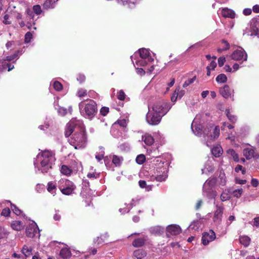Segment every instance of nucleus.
I'll list each match as a JSON object with an SVG mask.
<instances>
[{
	"instance_id": "f257e3e1",
	"label": "nucleus",
	"mask_w": 259,
	"mask_h": 259,
	"mask_svg": "<svg viewBox=\"0 0 259 259\" xmlns=\"http://www.w3.org/2000/svg\"><path fill=\"white\" fill-rule=\"evenodd\" d=\"M65 135L70 136L68 142L75 149H79L85 147L87 143L84 126L80 120L72 119L67 124Z\"/></svg>"
},
{
	"instance_id": "f03ea898",
	"label": "nucleus",
	"mask_w": 259,
	"mask_h": 259,
	"mask_svg": "<svg viewBox=\"0 0 259 259\" xmlns=\"http://www.w3.org/2000/svg\"><path fill=\"white\" fill-rule=\"evenodd\" d=\"M55 160V153L53 151L46 150L39 153L34 161L36 172H48L52 168Z\"/></svg>"
},
{
	"instance_id": "7ed1b4c3",
	"label": "nucleus",
	"mask_w": 259,
	"mask_h": 259,
	"mask_svg": "<svg viewBox=\"0 0 259 259\" xmlns=\"http://www.w3.org/2000/svg\"><path fill=\"white\" fill-rule=\"evenodd\" d=\"M155 165L154 174L150 177L151 181L156 180L157 182L165 181L167 177L168 163L162 160L161 157H157L154 160Z\"/></svg>"
},
{
	"instance_id": "20e7f679",
	"label": "nucleus",
	"mask_w": 259,
	"mask_h": 259,
	"mask_svg": "<svg viewBox=\"0 0 259 259\" xmlns=\"http://www.w3.org/2000/svg\"><path fill=\"white\" fill-rule=\"evenodd\" d=\"M131 58L133 63L134 61L138 66H145L154 60L149 50L145 48L140 49Z\"/></svg>"
},
{
	"instance_id": "39448f33",
	"label": "nucleus",
	"mask_w": 259,
	"mask_h": 259,
	"mask_svg": "<svg viewBox=\"0 0 259 259\" xmlns=\"http://www.w3.org/2000/svg\"><path fill=\"white\" fill-rule=\"evenodd\" d=\"M80 113L86 118L91 119L97 112V105L92 100L81 102L79 104Z\"/></svg>"
},
{
	"instance_id": "423d86ee",
	"label": "nucleus",
	"mask_w": 259,
	"mask_h": 259,
	"mask_svg": "<svg viewBox=\"0 0 259 259\" xmlns=\"http://www.w3.org/2000/svg\"><path fill=\"white\" fill-rule=\"evenodd\" d=\"M206 145L208 147H211V143L214 140L218 138L220 135L219 126H216L213 127V126H210L205 128L203 132Z\"/></svg>"
},
{
	"instance_id": "0eeeda50",
	"label": "nucleus",
	"mask_w": 259,
	"mask_h": 259,
	"mask_svg": "<svg viewBox=\"0 0 259 259\" xmlns=\"http://www.w3.org/2000/svg\"><path fill=\"white\" fill-rule=\"evenodd\" d=\"M58 186L62 194L65 195L72 194L76 188L74 183L67 179L60 180L58 182Z\"/></svg>"
},
{
	"instance_id": "6e6552de",
	"label": "nucleus",
	"mask_w": 259,
	"mask_h": 259,
	"mask_svg": "<svg viewBox=\"0 0 259 259\" xmlns=\"http://www.w3.org/2000/svg\"><path fill=\"white\" fill-rule=\"evenodd\" d=\"M228 119L232 124H228V140H230L232 144H235V137L236 134V132L233 130L234 126L233 124H235L237 120V117L236 116L231 114L229 113V109H228Z\"/></svg>"
},
{
	"instance_id": "1a4fd4ad",
	"label": "nucleus",
	"mask_w": 259,
	"mask_h": 259,
	"mask_svg": "<svg viewBox=\"0 0 259 259\" xmlns=\"http://www.w3.org/2000/svg\"><path fill=\"white\" fill-rule=\"evenodd\" d=\"M151 106V109L156 114L164 116L171 108L169 104L165 102H157Z\"/></svg>"
},
{
	"instance_id": "9d476101",
	"label": "nucleus",
	"mask_w": 259,
	"mask_h": 259,
	"mask_svg": "<svg viewBox=\"0 0 259 259\" xmlns=\"http://www.w3.org/2000/svg\"><path fill=\"white\" fill-rule=\"evenodd\" d=\"M162 116L159 114H156L151 109L150 105L148 106V112L146 116L147 122L152 125H156L161 121Z\"/></svg>"
},
{
	"instance_id": "9b49d317",
	"label": "nucleus",
	"mask_w": 259,
	"mask_h": 259,
	"mask_svg": "<svg viewBox=\"0 0 259 259\" xmlns=\"http://www.w3.org/2000/svg\"><path fill=\"white\" fill-rule=\"evenodd\" d=\"M215 183L213 179H207L203 186V195L208 198H213L215 197V194L212 188Z\"/></svg>"
},
{
	"instance_id": "f8f14e48",
	"label": "nucleus",
	"mask_w": 259,
	"mask_h": 259,
	"mask_svg": "<svg viewBox=\"0 0 259 259\" xmlns=\"http://www.w3.org/2000/svg\"><path fill=\"white\" fill-rule=\"evenodd\" d=\"M127 122V120L125 119H119L116 122H115L113 124L111 131L113 135L116 138L119 137V136L115 133V131L116 130H121L124 132H126V126Z\"/></svg>"
},
{
	"instance_id": "ddd939ff",
	"label": "nucleus",
	"mask_w": 259,
	"mask_h": 259,
	"mask_svg": "<svg viewBox=\"0 0 259 259\" xmlns=\"http://www.w3.org/2000/svg\"><path fill=\"white\" fill-rule=\"evenodd\" d=\"M39 231L37 224L34 221H32L26 228V236L30 238L34 237L39 238Z\"/></svg>"
},
{
	"instance_id": "4468645a",
	"label": "nucleus",
	"mask_w": 259,
	"mask_h": 259,
	"mask_svg": "<svg viewBox=\"0 0 259 259\" xmlns=\"http://www.w3.org/2000/svg\"><path fill=\"white\" fill-rule=\"evenodd\" d=\"M200 115H197L191 124L193 132L197 136H201L202 134V126L200 123Z\"/></svg>"
},
{
	"instance_id": "2eb2a0df",
	"label": "nucleus",
	"mask_w": 259,
	"mask_h": 259,
	"mask_svg": "<svg viewBox=\"0 0 259 259\" xmlns=\"http://www.w3.org/2000/svg\"><path fill=\"white\" fill-rule=\"evenodd\" d=\"M238 48L239 49H237L233 52L231 55L232 58L237 61H246L247 59V55L246 53L243 48L241 47H239Z\"/></svg>"
},
{
	"instance_id": "dca6fc26",
	"label": "nucleus",
	"mask_w": 259,
	"mask_h": 259,
	"mask_svg": "<svg viewBox=\"0 0 259 259\" xmlns=\"http://www.w3.org/2000/svg\"><path fill=\"white\" fill-rule=\"evenodd\" d=\"M215 237V234L212 230L208 232H204L202 236V243L204 245H207L213 241Z\"/></svg>"
},
{
	"instance_id": "f3484780",
	"label": "nucleus",
	"mask_w": 259,
	"mask_h": 259,
	"mask_svg": "<svg viewBox=\"0 0 259 259\" xmlns=\"http://www.w3.org/2000/svg\"><path fill=\"white\" fill-rule=\"evenodd\" d=\"M182 232L181 227L177 225H170L166 228V236L177 235Z\"/></svg>"
},
{
	"instance_id": "a211bd4d",
	"label": "nucleus",
	"mask_w": 259,
	"mask_h": 259,
	"mask_svg": "<svg viewBox=\"0 0 259 259\" xmlns=\"http://www.w3.org/2000/svg\"><path fill=\"white\" fill-rule=\"evenodd\" d=\"M243 155L247 160H250L252 158L258 159L259 154L256 153L255 150L253 148H246L243 150Z\"/></svg>"
},
{
	"instance_id": "6ab92c4d",
	"label": "nucleus",
	"mask_w": 259,
	"mask_h": 259,
	"mask_svg": "<svg viewBox=\"0 0 259 259\" xmlns=\"http://www.w3.org/2000/svg\"><path fill=\"white\" fill-rule=\"evenodd\" d=\"M250 29L254 35H259V18L251 20Z\"/></svg>"
},
{
	"instance_id": "aec40b11",
	"label": "nucleus",
	"mask_w": 259,
	"mask_h": 259,
	"mask_svg": "<svg viewBox=\"0 0 259 259\" xmlns=\"http://www.w3.org/2000/svg\"><path fill=\"white\" fill-rule=\"evenodd\" d=\"M214 170V166L212 160H207L205 163L204 168L202 169V174H207L212 172Z\"/></svg>"
},
{
	"instance_id": "412c9836",
	"label": "nucleus",
	"mask_w": 259,
	"mask_h": 259,
	"mask_svg": "<svg viewBox=\"0 0 259 259\" xmlns=\"http://www.w3.org/2000/svg\"><path fill=\"white\" fill-rule=\"evenodd\" d=\"M7 68H8V71H10L14 68V66L11 65L6 59H0V69L4 70Z\"/></svg>"
},
{
	"instance_id": "4be33fe9",
	"label": "nucleus",
	"mask_w": 259,
	"mask_h": 259,
	"mask_svg": "<svg viewBox=\"0 0 259 259\" xmlns=\"http://www.w3.org/2000/svg\"><path fill=\"white\" fill-rule=\"evenodd\" d=\"M149 231L151 234L154 235H160L164 232V229L162 227L157 226L151 227Z\"/></svg>"
},
{
	"instance_id": "5701e85b",
	"label": "nucleus",
	"mask_w": 259,
	"mask_h": 259,
	"mask_svg": "<svg viewBox=\"0 0 259 259\" xmlns=\"http://www.w3.org/2000/svg\"><path fill=\"white\" fill-rule=\"evenodd\" d=\"M142 140L148 146L152 145L154 141L153 137L149 134H145L143 135L142 136Z\"/></svg>"
},
{
	"instance_id": "b1692460",
	"label": "nucleus",
	"mask_w": 259,
	"mask_h": 259,
	"mask_svg": "<svg viewBox=\"0 0 259 259\" xmlns=\"http://www.w3.org/2000/svg\"><path fill=\"white\" fill-rule=\"evenodd\" d=\"M146 241V237L138 238L135 239L133 242L132 245L135 247H139L143 246Z\"/></svg>"
},
{
	"instance_id": "393cba45",
	"label": "nucleus",
	"mask_w": 259,
	"mask_h": 259,
	"mask_svg": "<svg viewBox=\"0 0 259 259\" xmlns=\"http://www.w3.org/2000/svg\"><path fill=\"white\" fill-rule=\"evenodd\" d=\"M223 210V208L222 207L219 206L217 207L213 217V221L214 222L219 223L221 221Z\"/></svg>"
},
{
	"instance_id": "a878e982",
	"label": "nucleus",
	"mask_w": 259,
	"mask_h": 259,
	"mask_svg": "<svg viewBox=\"0 0 259 259\" xmlns=\"http://www.w3.org/2000/svg\"><path fill=\"white\" fill-rule=\"evenodd\" d=\"M125 205H126V207L121 208L119 209V211L122 214L128 212L133 206L136 205L135 201L134 199H132L131 203L128 204L125 203Z\"/></svg>"
},
{
	"instance_id": "bb28decb",
	"label": "nucleus",
	"mask_w": 259,
	"mask_h": 259,
	"mask_svg": "<svg viewBox=\"0 0 259 259\" xmlns=\"http://www.w3.org/2000/svg\"><path fill=\"white\" fill-rule=\"evenodd\" d=\"M212 155L215 157H220L223 153V149L220 146H216L211 150Z\"/></svg>"
},
{
	"instance_id": "cd10ccee",
	"label": "nucleus",
	"mask_w": 259,
	"mask_h": 259,
	"mask_svg": "<svg viewBox=\"0 0 259 259\" xmlns=\"http://www.w3.org/2000/svg\"><path fill=\"white\" fill-rule=\"evenodd\" d=\"M13 229L16 231H20L23 229L24 225L20 221H14L11 224Z\"/></svg>"
},
{
	"instance_id": "c85d7f7f",
	"label": "nucleus",
	"mask_w": 259,
	"mask_h": 259,
	"mask_svg": "<svg viewBox=\"0 0 259 259\" xmlns=\"http://www.w3.org/2000/svg\"><path fill=\"white\" fill-rule=\"evenodd\" d=\"M201 223L198 221H194L192 223L189 225L188 229L192 231H198L199 228L201 227Z\"/></svg>"
},
{
	"instance_id": "c756f323",
	"label": "nucleus",
	"mask_w": 259,
	"mask_h": 259,
	"mask_svg": "<svg viewBox=\"0 0 259 259\" xmlns=\"http://www.w3.org/2000/svg\"><path fill=\"white\" fill-rule=\"evenodd\" d=\"M219 181H220V184L222 186H224L226 185V182H227L226 174H225V170L222 169H220V174H219Z\"/></svg>"
},
{
	"instance_id": "7c9ffc66",
	"label": "nucleus",
	"mask_w": 259,
	"mask_h": 259,
	"mask_svg": "<svg viewBox=\"0 0 259 259\" xmlns=\"http://www.w3.org/2000/svg\"><path fill=\"white\" fill-rule=\"evenodd\" d=\"M71 255V252L67 248H62L60 252V255L64 259L69 258Z\"/></svg>"
},
{
	"instance_id": "2f4dec72",
	"label": "nucleus",
	"mask_w": 259,
	"mask_h": 259,
	"mask_svg": "<svg viewBox=\"0 0 259 259\" xmlns=\"http://www.w3.org/2000/svg\"><path fill=\"white\" fill-rule=\"evenodd\" d=\"M250 238L245 235L241 236L239 238L240 243L246 247L248 246L250 244Z\"/></svg>"
},
{
	"instance_id": "473e14b6",
	"label": "nucleus",
	"mask_w": 259,
	"mask_h": 259,
	"mask_svg": "<svg viewBox=\"0 0 259 259\" xmlns=\"http://www.w3.org/2000/svg\"><path fill=\"white\" fill-rule=\"evenodd\" d=\"M32 247L27 245H24L22 249L21 252L26 256H30L32 254Z\"/></svg>"
},
{
	"instance_id": "72a5a7b5",
	"label": "nucleus",
	"mask_w": 259,
	"mask_h": 259,
	"mask_svg": "<svg viewBox=\"0 0 259 259\" xmlns=\"http://www.w3.org/2000/svg\"><path fill=\"white\" fill-rule=\"evenodd\" d=\"M58 0H46L43 7L45 9H53L55 7V3Z\"/></svg>"
},
{
	"instance_id": "f704fd0d",
	"label": "nucleus",
	"mask_w": 259,
	"mask_h": 259,
	"mask_svg": "<svg viewBox=\"0 0 259 259\" xmlns=\"http://www.w3.org/2000/svg\"><path fill=\"white\" fill-rule=\"evenodd\" d=\"M134 255L137 259H142L146 255V252L142 249H138L134 251Z\"/></svg>"
},
{
	"instance_id": "c9c22d12",
	"label": "nucleus",
	"mask_w": 259,
	"mask_h": 259,
	"mask_svg": "<svg viewBox=\"0 0 259 259\" xmlns=\"http://www.w3.org/2000/svg\"><path fill=\"white\" fill-rule=\"evenodd\" d=\"M228 155H231L232 156L233 159L236 162H238L239 161L238 154L233 149H228Z\"/></svg>"
},
{
	"instance_id": "e433bc0d",
	"label": "nucleus",
	"mask_w": 259,
	"mask_h": 259,
	"mask_svg": "<svg viewBox=\"0 0 259 259\" xmlns=\"http://www.w3.org/2000/svg\"><path fill=\"white\" fill-rule=\"evenodd\" d=\"M215 80L219 84L224 83L227 82V76L225 74H220L217 76Z\"/></svg>"
},
{
	"instance_id": "4c0bfd02",
	"label": "nucleus",
	"mask_w": 259,
	"mask_h": 259,
	"mask_svg": "<svg viewBox=\"0 0 259 259\" xmlns=\"http://www.w3.org/2000/svg\"><path fill=\"white\" fill-rule=\"evenodd\" d=\"M61 172L64 175H70L72 172V169L69 168L68 166L65 165H63L61 166L60 169Z\"/></svg>"
},
{
	"instance_id": "58836bf2",
	"label": "nucleus",
	"mask_w": 259,
	"mask_h": 259,
	"mask_svg": "<svg viewBox=\"0 0 259 259\" xmlns=\"http://www.w3.org/2000/svg\"><path fill=\"white\" fill-rule=\"evenodd\" d=\"M104 151L102 147L100 148L99 152H97L96 155V159L98 161L100 162L104 158Z\"/></svg>"
},
{
	"instance_id": "ea45409f",
	"label": "nucleus",
	"mask_w": 259,
	"mask_h": 259,
	"mask_svg": "<svg viewBox=\"0 0 259 259\" xmlns=\"http://www.w3.org/2000/svg\"><path fill=\"white\" fill-rule=\"evenodd\" d=\"M122 160L123 158L121 157H119L116 155H113V156L112 162L116 166L120 165Z\"/></svg>"
},
{
	"instance_id": "a19ab883",
	"label": "nucleus",
	"mask_w": 259,
	"mask_h": 259,
	"mask_svg": "<svg viewBox=\"0 0 259 259\" xmlns=\"http://www.w3.org/2000/svg\"><path fill=\"white\" fill-rule=\"evenodd\" d=\"M55 109L57 110V112L60 115L64 116L67 113V110L64 107H62L59 106H56V105H55Z\"/></svg>"
},
{
	"instance_id": "79ce46f5",
	"label": "nucleus",
	"mask_w": 259,
	"mask_h": 259,
	"mask_svg": "<svg viewBox=\"0 0 259 259\" xmlns=\"http://www.w3.org/2000/svg\"><path fill=\"white\" fill-rule=\"evenodd\" d=\"M146 160L145 156L144 154H140L136 157V161L139 164H143Z\"/></svg>"
},
{
	"instance_id": "37998d69",
	"label": "nucleus",
	"mask_w": 259,
	"mask_h": 259,
	"mask_svg": "<svg viewBox=\"0 0 259 259\" xmlns=\"http://www.w3.org/2000/svg\"><path fill=\"white\" fill-rule=\"evenodd\" d=\"M242 193H243V189L242 188H240V189H235V190L233 191L232 192V194L233 195V196H234L236 198H239L241 196Z\"/></svg>"
},
{
	"instance_id": "c03bdc74",
	"label": "nucleus",
	"mask_w": 259,
	"mask_h": 259,
	"mask_svg": "<svg viewBox=\"0 0 259 259\" xmlns=\"http://www.w3.org/2000/svg\"><path fill=\"white\" fill-rule=\"evenodd\" d=\"M213 60H212L209 65L207 66V69L214 70L217 66V63L215 62L216 57L212 56Z\"/></svg>"
},
{
	"instance_id": "a18cd8bd",
	"label": "nucleus",
	"mask_w": 259,
	"mask_h": 259,
	"mask_svg": "<svg viewBox=\"0 0 259 259\" xmlns=\"http://www.w3.org/2000/svg\"><path fill=\"white\" fill-rule=\"evenodd\" d=\"M9 234V232L2 227H0V239L7 237Z\"/></svg>"
},
{
	"instance_id": "49530a36",
	"label": "nucleus",
	"mask_w": 259,
	"mask_h": 259,
	"mask_svg": "<svg viewBox=\"0 0 259 259\" xmlns=\"http://www.w3.org/2000/svg\"><path fill=\"white\" fill-rule=\"evenodd\" d=\"M227 85H224L223 87L220 88L219 94L224 98H227Z\"/></svg>"
},
{
	"instance_id": "de8ad7c7",
	"label": "nucleus",
	"mask_w": 259,
	"mask_h": 259,
	"mask_svg": "<svg viewBox=\"0 0 259 259\" xmlns=\"http://www.w3.org/2000/svg\"><path fill=\"white\" fill-rule=\"evenodd\" d=\"M196 80V76H194L192 78L188 79L186 80L183 84V87L184 88H186L188 85L193 83L195 80Z\"/></svg>"
},
{
	"instance_id": "09e8293b",
	"label": "nucleus",
	"mask_w": 259,
	"mask_h": 259,
	"mask_svg": "<svg viewBox=\"0 0 259 259\" xmlns=\"http://www.w3.org/2000/svg\"><path fill=\"white\" fill-rule=\"evenodd\" d=\"M53 87L54 89L57 91H60L62 89V84L58 81H55L53 82Z\"/></svg>"
},
{
	"instance_id": "8fccbe9b",
	"label": "nucleus",
	"mask_w": 259,
	"mask_h": 259,
	"mask_svg": "<svg viewBox=\"0 0 259 259\" xmlns=\"http://www.w3.org/2000/svg\"><path fill=\"white\" fill-rule=\"evenodd\" d=\"M228 100L230 99L232 101L234 100V90L229 88L228 86Z\"/></svg>"
},
{
	"instance_id": "3c124183",
	"label": "nucleus",
	"mask_w": 259,
	"mask_h": 259,
	"mask_svg": "<svg viewBox=\"0 0 259 259\" xmlns=\"http://www.w3.org/2000/svg\"><path fill=\"white\" fill-rule=\"evenodd\" d=\"M87 91L86 90L83 89H80L78 90L77 93V96L78 97H82L87 96Z\"/></svg>"
},
{
	"instance_id": "603ef678",
	"label": "nucleus",
	"mask_w": 259,
	"mask_h": 259,
	"mask_svg": "<svg viewBox=\"0 0 259 259\" xmlns=\"http://www.w3.org/2000/svg\"><path fill=\"white\" fill-rule=\"evenodd\" d=\"M33 11L36 15H40L41 12V8L39 5H36L33 7Z\"/></svg>"
},
{
	"instance_id": "864d4df0",
	"label": "nucleus",
	"mask_w": 259,
	"mask_h": 259,
	"mask_svg": "<svg viewBox=\"0 0 259 259\" xmlns=\"http://www.w3.org/2000/svg\"><path fill=\"white\" fill-rule=\"evenodd\" d=\"M9 63L14 60L16 61L18 59V55L14 54L12 55L8 56L5 59Z\"/></svg>"
},
{
	"instance_id": "5fc2aeb1",
	"label": "nucleus",
	"mask_w": 259,
	"mask_h": 259,
	"mask_svg": "<svg viewBox=\"0 0 259 259\" xmlns=\"http://www.w3.org/2000/svg\"><path fill=\"white\" fill-rule=\"evenodd\" d=\"M218 14L219 16H221L225 18H227V9H219L218 11Z\"/></svg>"
},
{
	"instance_id": "6e6d98bb",
	"label": "nucleus",
	"mask_w": 259,
	"mask_h": 259,
	"mask_svg": "<svg viewBox=\"0 0 259 259\" xmlns=\"http://www.w3.org/2000/svg\"><path fill=\"white\" fill-rule=\"evenodd\" d=\"M236 16L235 12L233 10L228 8V18L234 19Z\"/></svg>"
},
{
	"instance_id": "4d7b16f0",
	"label": "nucleus",
	"mask_w": 259,
	"mask_h": 259,
	"mask_svg": "<svg viewBox=\"0 0 259 259\" xmlns=\"http://www.w3.org/2000/svg\"><path fill=\"white\" fill-rule=\"evenodd\" d=\"M133 64H134L136 69L137 70V73L138 74L141 75H143L145 74V71H144V70L142 68H139V66H137V65L136 64L135 62L134 61Z\"/></svg>"
},
{
	"instance_id": "13d9d810",
	"label": "nucleus",
	"mask_w": 259,
	"mask_h": 259,
	"mask_svg": "<svg viewBox=\"0 0 259 259\" xmlns=\"http://www.w3.org/2000/svg\"><path fill=\"white\" fill-rule=\"evenodd\" d=\"M32 35L31 32H27L25 35V42L27 44L29 43L32 38Z\"/></svg>"
},
{
	"instance_id": "bf43d9fd",
	"label": "nucleus",
	"mask_w": 259,
	"mask_h": 259,
	"mask_svg": "<svg viewBox=\"0 0 259 259\" xmlns=\"http://www.w3.org/2000/svg\"><path fill=\"white\" fill-rule=\"evenodd\" d=\"M11 209L16 215L21 214V210L15 205L11 204Z\"/></svg>"
},
{
	"instance_id": "052dcab7",
	"label": "nucleus",
	"mask_w": 259,
	"mask_h": 259,
	"mask_svg": "<svg viewBox=\"0 0 259 259\" xmlns=\"http://www.w3.org/2000/svg\"><path fill=\"white\" fill-rule=\"evenodd\" d=\"M56 189V186L52 182H49L48 184V190L49 192L53 193L54 190Z\"/></svg>"
},
{
	"instance_id": "680f3d73",
	"label": "nucleus",
	"mask_w": 259,
	"mask_h": 259,
	"mask_svg": "<svg viewBox=\"0 0 259 259\" xmlns=\"http://www.w3.org/2000/svg\"><path fill=\"white\" fill-rule=\"evenodd\" d=\"M125 95L122 90H120L118 92L117 98L119 100L123 101L124 100Z\"/></svg>"
},
{
	"instance_id": "e2e57ef3",
	"label": "nucleus",
	"mask_w": 259,
	"mask_h": 259,
	"mask_svg": "<svg viewBox=\"0 0 259 259\" xmlns=\"http://www.w3.org/2000/svg\"><path fill=\"white\" fill-rule=\"evenodd\" d=\"M176 91H177V94L179 96V99H181L182 98L185 94V91L184 90L180 89V88H178L176 89Z\"/></svg>"
},
{
	"instance_id": "0e129e2a",
	"label": "nucleus",
	"mask_w": 259,
	"mask_h": 259,
	"mask_svg": "<svg viewBox=\"0 0 259 259\" xmlns=\"http://www.w3.org/2000/svg\"><path fill=\"white\" fill-rule=\"evenodd\" d=\"M177 92H178L176 91V90H175V91H174V92L173 93V94L171 97V101L172 102H176L177 100L179 98V96L177 94Z\"/></svg>"
},
{
	"instance_id": "69168bd1",
	"label": "nucleus",
	"mask_w": 259,
	"mask_h": 259,
	"mask_svg": "<svg viewBox=\"0 0 259 259\" xmlns=\"http://www.w3.org/2000/svg\"><path fill=\"white\" fill-rule=\"evenodd\" d=\"M3 23L6 25H9L11 23V21L9 20V16L6 14L4 17Z\"/></svg>"
},
{
	"instance_id": "338daca9",
	"label": "nucleus",
	"mask_w": 259,
	"mask_h": 259,
	"mask_svg": "<svg viewBox=\"0 0 259 259\" xmlns=\"http://www.w3.org/2000/svg\"><path fill=\"white\" fill-rule=\"evenodd\" d=\"M109 112V108L103 107H102L100 110V113L101 114L105 116Z\"/></svg>"
},
{
	"instance_id": "774afa93",
	"label": "nucleus",
	"mask_w": 259,
	"mask_h": 259,
	"mask_svg": "<svg viewBox=\"0 0 259 259\" xmlns=\"http://www.w3.org/2000/svg\"><path fill=\"white\" fill-rule=\"evenodd\" d=\"M226 61V58L224 56L221 57L218 59V64L220 67H222Z\"/></svg>"
}]
</instances>
